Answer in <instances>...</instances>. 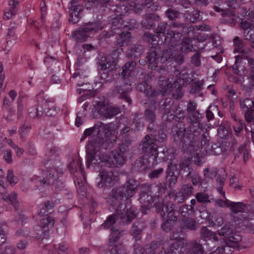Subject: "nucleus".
Wrapping results in <instances>:
<instances>
[{
    "label": "nucleus",
    "instance_id": "obj_1",
    "mask_svg": "<svg viewBox=\"0 0 254 254\" xmlns=\"http://www.w3.org/2000/svg\"><path fill=\"white\" fill-rule=\"evenodd\" d=\"M138 184L134 180H129L125 184L118 188H114L110 193L109 202L111 205L120 203L124 197L127 199L131 197L137 190Z\"/></svg>",
    "mask_w": 254,
    "mask_h": 254
},
{
    "label": "nucleus",
    "instance_id": "obj_2",
    "mask_svg": "<svg viewBox=\"0 0 254 254\" xmlns=\"http://www.w3.org/2000/svg\"><path fill=\"white\" fill-rule=\"evenodd\" d=\"M103 28L100 21H95L86 23L77 30L72 32V38L76 42L81 43L92 37Z\"/></svg>",
    "mask_w": 254,
    "mask_h": 254
},
{
    "label": "nucleus",
    "instance_id": "obj_3",
    "mask_svg": "<svg viewBox=\"0 0 254 254\" xmlns=\"http://www.w3.org/2000/svg\"><path fill=\"white\" fill-rule=\"evenodd\" d=\"M155 202L153 206L156 208L158 213H160L163 220H167L175 222L177 216L175 214L174 205L172 202H168L164 205L161 198L155 197Z\"/></svg>",
    "mask_w": 254,
    "mask_h": 254
},
{
    "label": "nucleus",
    "instance_id": "obj_4",
    "mask_svg": "<svg viewBox=\"0 0 254 254\" xmlns=\"http://www.w3.org/2000/svg\"><path fill=\"white\" fill-rule=\"evenodd\" d=\"M151 186L144 184L141 185V193L139 200L141 203V211L142 213L146 214V211L150 209L152 206V203L155 202V198L159 197V195L154 196L153 197L151 194Z\"/></svg>",
    "mask_w": 254,
    "mask_h": 254
},
{
    "label": "nucleus",
    "instance_id": "obj_5",
    "mask_svg": "<svg viewBox=\"0 0 254 254\" xmlns=\"http://www.w3.org/2000/svg\"><path fill=\"white\" fill-rule=\"evenodd\" d=\"M100 160L105 165L109 168H114L122 166L125 161L126 158L123 153L117 150H113L109 155L102 154L100 157Z\"/></svg>",
    "mask_w": 254,
    "mask_h": 254
},
{
    "label": "nucleus",
    "instance_id": "obj_6",
    "mask_svg": "<svg viewBox=\"0 0 254 254\" xmlns=\"http://www.w3.org/2000/svg\"><path fill=\"white\" fill-rule=\"evenodd\" d=\"M218 234L224 237V244L228 245V247H235L241 241V236L236 233L229 226H225L217 231Z\"/></svg>",
    "mask_w": 254,
    "mask_h": 254
},
{
    "label": "nucleus",
    "instance_id": "obj_7",
    "mask_svg": "<svg viewBox=\"0 0 254 254\" xmlns=\"http://www.w3.org/2000/svg\"><path fill=\"white\" fill-rule=\"evenodd\" d=\"M140 145L142 152L149 154L152 156V160L155 161L158 157L157 145L155 144L154 139L150 135H146L142 139Z\"/></svg>",
    "mask_w": 254,
    "mask_h": 254
},
{
    "label": "nucleus",
    "instance_id": "obj_8",
    "mask_svg": "<svg viewBox=\"0 0 254 254\" xmlns=\"http://www.w3.org/2000/svg\"><path fill=\"white\" fill-rule=\"evenodd\" d=\"M120 51L118 50H115L113 52V60L112 62V64H109L107 61V58L105 57H102L100 60V62L99 64V71L101 74V78L104 80L105 81H108L109 80L107 79L109 73V71H111L112 68L110 67L114 64V63L118 59L120 55Z\"/></svg>",
    "mask_w": 254,
    "mask_h": 254
},
{
    "label": "nucleus",
    "instance_id": "obj_9",
    "mask_svg": "<svg viewBox=\"0 0 254 254\" xmlns=\"http://www.w3.org/2000/svg\"><path fill=\"white\" fill-rule=\"evenodd\" d=\"M97 113L103 118H111L121 113V108L118 106L106 105L104 102H98L96 109Z\"/></svg>",
    "mask_w": 254,
    "mask_h": 254
},
{
    "label": "nucleus",
    "instance_id": "obj_10",
    "mask_svg": "<svg viewBox=\"0 0 254 254\" xmlns=\"http://www.w3.org/2000/svg\"><path fill=\"white\" fill-rule=\"evenodd\" d=\"M136 211L137 209L135 207H128V205H126L124 209L122 211H119L118 209L116 214H117L118 219L120 220L119 223L124 225L128 224L136 217Z\"/></svg>",
    "mask_w": 254,
    "mask_h": 254
},
{
    "label": "nucleus",
    "instance_id": "obj_11",
    "mask_svg": "<svg viewBox=\"0 0 254 254\" xmlns=\"http://www.w3.org/2000/svg\"><path fill=\"white\" fill-rule=\"evenodd\" d=\"M234 46V52H238L241 55H238L235 57V63L239 62L243 58H248L251 53V50L249 48H245V44L243 40L240 39L239 37H235L233 39Z\"/></svg>",
    "mask_w": 254,
    "mask_h": 254
},
{
    "label": "nucleus",
    "instance_id": "obj_12",
    "mask_svg": "<svg viewBox=\"0 0 254 254\" xmlns=\"http://www.w3.org/2000/svg\"><path fill=\"white\" fill-rule=\"evenodd\" d=\"M99 145L98 143L93 142H90L87 145L86 150V166L89 168L91 163L96 164L98 160L97 157L100 158L102 154L99 155Z\"/></svg>",
    "mask_w": 254,
    "mask_h": 254
},
{
    "label": "nucleus",
    "instance_id": "obj_13",
    "mask_svg": "<svg viewBox=\"0 0 254 254\" xmlns=\"http://www.w3.org/2000/svg\"><path fill=\"white\" fill-rule=\"evenodd\" d=\"M128 79V80H130V79L128 78L126 79V81L128 83V84H125L124 81L123 80V82H124V85L116 86L114 90L113 95H117L119 94V97L121 99L125 100L127 102L130 104L131 103V99L128 96L127 94L131 90V88L130 87L131 83H129L127 81Z\"/></svg>",
    "mask_w": 254,
    "mask_h": 254
},
{
    "label": "nucleus",
    "instance_id": "obj_14",
    "mask_svg": "<svg viewBox=\"0 0 254 254\" xmlns=\"http://www.w3.org/2000/svg\"><path fill=\"white\" fill-rule=\"evenodd\" d=\"M136 63L134 61H130L126 63L122 67V71L119 73L120 76L122 80H124L125 83L127 84L126 79L130 77L134 76V72L135 71Z\"/></svg>",
    "mask_w": 254,
    "mask_h": 254
},
{
    "label": "nucleus",
    "instance_id": "obj_15",
    "mask_svg": "<svg viewBox=\"0 0 254 254\" xmlns=\"http://www.w3.org/2000/svg\"><path fill=\"white\" fill-rule=\"evenodd\" d=\"M99 176L101 181L98 183L97 186L99 188L104 187L107 184H111L116 177L112 170L105 169H101Z\"/></svg>",
    "mask_w": 254,
    "mask_h": 254
},
{
    "label": "nucleus",
    "instance_id": "obj_16",
    "mask_svg": "<svg viewBox=\"0 0 254 254\" xmlns=\"http://www.w3.org/2000/svg\"><path fill=\"white\" fill-rule=\"evenodd\" d=\"M42 229V234L37 233L39 236H36L38 239H47L49 236V228H52L54 226L55 222L54 219L48 216L43 218L41 220Z\"/></svg>",
    "mask_w": 254,
    "mask_h": 254
},
{
    "label": "nucleus",
    "instance_id": "obj_17",
    "mask_svg": "<svg viewBox=\"0 0 254 254\" xmlns=\"http://www.w3.org/2000/svg\"><path fill=\"white\" fill-rule=\"evenodd\" d=\"M193 188L190 185H184L181 190L175 194V199L179 203L183 202L193 193Z\"/></svg>",
    "mask_w": 254,
    "mask_h": 254
},
{
    "label": "nucleus",
    "instance_id": "obj_18",
    "mask_svg": "<svg viewBox=\"0 0 254 254\" xmlns=\"http://www.w3.org/2000/svg\"><path fill=\"white\" fill-rule=\"evenodd\" d=\"M158 84L161 88V91L164 95H167L173 90V88L176 86V81H169V79L167 80L166 78L163 76H160L159 77Z\"/></svg>",
    "mask_w": 254,
    "mask_h": 254
},
{
    "label": "nucleus",
    "instance_id": "obj_19",
    "mask_svg": "<svg viewBox=\"0 0 254 254\" xmlns=\"http://www.w3.org/2000/svg\"><path fill=\"white\" fill-rule=\"evenodd\" d=\"M157 8L158 6L154 4L152 0H136L134 7L136 13H138L140 10L145 8L150 9L148 11H154Z\"/></svg>",
    "mask_w": 254,
    "mask_h": 254
},
{
    "label": "nucleus",
    "instance_id": "obj_20",
    "mask_svg": "<svg viewBox=\"0 0 254 254\" xmlns=\"http://www.w3.org/2000/svg\"><path fill=\"white\" fill-rule=\"evenodd\" d=\"M128 23L127 22L123 21L121 15H118L117 17H113L112 16L110 20V28L113 31L115 30L117 32H119V30L127 28V27H128V28L130 29L131 27H130L129 25L127 24Z\"/></svg>",
    "mask_w": 254,
    "mask_h": 254
},
{
    "label": "nucleus",
    "instance_id": "obj_21",
    "mask_svg": "<svg viewBox=\"0 0 254 254\" xmlns=\"http://www.w3.org/2000/svg\"><path fill=\"white\" fill-rule=\"evenodd\" d=\"M240 26L244 30L245 40L254 41V25L246 21L241 22Z\"/></svg>",
    "mask_w": 254,
    "mask_h": 254
},
{
    "label": "nucleus",
    "instance_id": "obj_22",
    "mask_svg": "<svg viewBox=\"0 0 254 254\" xmlns=\"http://www.w3.org/2000/svg\"><path fill=\"white\" fill-rule=\"evenodd\" d=\"M77 2V0H72L71 1V6H70V18L69 19L70 22L76 23L79 18V14L82 11L83 7L79 5L74 4Z\"/></svg>",
    "mask_w": 254,
    "mask_h": 254
},
{
    "label": "nucleus",
    "instance_id": "obj_23",
    "mask_svg": "<svg viewBox=\"0 0 254 254\" xmlns=\"http://www.w3.org/2000/svg\"><path fill=\"white\" fill-rule=\"evenodd\" d=\"M157 33L167 34L170 35L173 39L174 38H179L180 33L179 32H176L173 30H169V26L168 23L165 22H162L159 23L156 29Z\"/></svg>",
    "mask_w": 254,
    "mask_h": 254
},
{
    "label": "nucleus",
    "instance_id": "obj_24",
    "mask_svg": "<svg viewBox=\"0 0 254 254\" xmlns=\"http://www.w3.org/2000/svg\"><path fill=\"white\" fill-rule=\"evenodd\" d=\"M185 128L184 127H179L178 126H174L172 127V136L173 140L175 142L180 141L183 143H185L186 140L185 139Z\"/></svg>",
    "mask_w": 254,
    "mask_h": 254
},
{
    "label": "nucleus",
    "instance_id": "obj_25",
    "mask_svg": "<svg viewBox=\"0 0 254 254\" xmlns=\"http://www.w3.org/2000/svg\"><path fill=\"white\" fill-rule=\"evenodd\" d=\"M173 101L170 98H166L160 103L159 110L164 115L171 114L172 111L176 108V105L174 106Z\"/></svg>",
    "mask_w": 254,
    "mask_h": 254
},
{
    "label": "nucleus",
    "instance_id": "obj_26",
    "mask_svg": "<svg viewBox=\"0 0 254 254\" xmlns=\"http://www.w3.org/2000/svg\"><path fill=\"white\" fill-rule=\"evenodd\" d=\"M119 36L115 42L114 44L117 48H122L128 45L130 41L131 35L129 32L119 33Z\"/></svg>",
    "mask_w": 254,
    "mask_h": 254
},
{
    "label": "nucleus",
    "instance_id": "obj_27",
    "mask_svg": "<svg viewBox=\"0 0 254 254\" xmlns=\"http://www.w3.org/2000/svg\"><path fill=\"white\" fill-rule=\"evenodd\" d=\"M254 69H252L249 74V77L243 78V81L241 83V87L243 90L246 92H250L254 86Z\"/></svg>",
    "mask_w": 254,
    "mask_h": 254
},
{
    "label": "nucleus",
    "instance_id": "obj_28",
    "mask_svg": "<svg viewBox=\"0 0 254 254\" xmlns=\"http://www.w3.org/2000/svg\"><path fill=\"white\" fill-rule=\"evenodd\" d=\"M159 16L153 13L145 15L141 22L142 27L145 29H150L155 25L154 21L158 20Z\"/></svg>",
    "mask_w": 254,
    "mask_h": 254
},
{
    "label": "nucleus",
    "instance_id": "obj_29",
    "mask_svg": "<svg viewBox=\"0 0 254 254\" xmlns=\"http://www.w3.org/2000/svg\"><path fill=\"white\" fill-rule=\"evenodd\" d=\"M200 236L202 239L204 240L206 239H212L214 241H217L218 238L216 234L209 230L206 227L203 226L200 230Z\"/></svg>",
    "mask_w": 254,
    "mask_h": 254
},
{
    "label": "nucleus",
    "instance_id": "obj_30",
    "mask_svg": "<svg viewBox=\"0 0 254 254\" xmlns=\"http://www.w3.org/2000/svg\"><path fill=\"white\" fill-rule=\"evenodd\" d=\"M142 50V47L141 45H134L127 51L126 54L130 59L137 58L141 55Z\"/></svg>",
    "mask_w": 254,
    "mask_h": 254
},
{
    "label": "nucleus",
    "instance_id": "obj_31",
    "mask_svg": "<svg viewBox=\"0 0 254 254\" xmlns=\"http://www.w3.org/2000/svg\"><path fill=\"white\" fill-rule=\"evenodd\" d=\"M239 103L241 108L244 111L254 110V101L250 98H241Z\"/></svg>",
    "mask_w": 254,
    "mask_h": 254
},
{
    "label": "nucleus",
    "instance_id": "obj_32",
    "mask_svg": "<svg viewBox=\"0 0 254 254\" xmlns=\"http://www.w3.org/2000/svg\"><path fill=\"white\" fill-rule=\"evenodd\" d=\"M144 117L145 119L150 123L148 128L151 130H154L153 123L155 122L156 119V115L155 112L150 109H146L144 112Z\"/></svg>",
    "mask_w": 254,
    "mask_h": 254
},
{
    "label": "nucleus",
    "instance_id": "obj_33",
    "mask_svg": "<svg viewBox=\"0 0 254 254\" xmlns=\"http://www.w3.org/2000/svg\"><path fill=\"white\" fill-rule=\"evenodd\" d=\"M246 205L242 202H235L230 201L227 204V207H230L232 212L236 214L239 212H243Z\"/></svg>",
    "mask_w": 254,
    "mask_h": 254
},
{
    "label": "nucleus",
    "instance_id": "obj_34",
    "mask_svg": "<svg viewBox=\"0 0 254 254\" xmlns=\"http://www.w3.org/2000/svg\"><path fill=\"white\" fill-rule=\"evenodd\" d=\"M105 254H127L125 246L120 244L114 246L111 250L106 251Z\"/></svg>",
    "mask_w": 254,
    "mask_h": 254
},
{
    "label": "nucleus",
    "instance_id": "obj_35",
    "mask_svg": "<svg viewBox=\"0 0 254 254\" xmlns=\"http://www.w3.org/2000/svg\"><path fill=\"white\" fill-rule=\"evenodd\" d=\"M149 154H145L143 156L139 158L135 162L136 166L140 168L145 166L142 168V170H144L150 163L149 159H152V156L150 155L149 156Z\"/></svg>",
    "mask_w": 254,
    "mask_h": 254
},
{
    "label": "nucleus",
    "instance_id": "obj_36",
    "mask_svg": "<svg viewBox=\"0 0 254 254\" xmlns=\"http://www.w3.org/2000/svg\"><path fill=\"white\" fill-rule=\"evenodd\" d=\"M229 124L228 123H223L221 124L218 127L217 132L218 135L221 138H226L228 136Z\"/></svg>",
    "mask_w": 254,
    "mask_h": 254
},
{
    "label": "nucleus",
    "instance_id": "obj_37",
    "mask_svg": "<svg viewBox=\"0 0 254 254\" xmlns=\"http://www.w3.org/2000/svg\"><path fill=\"white\" fill-rule=\"evenodd\" d=\"M202 118L201 115L198 111L188 114L187 119L190 124H201L200 121Z\"/></svg>",
    "mask_w": 254,
    "mask_h": 254
},
{
    "label": "nucleus",
    "instance_id": "obj_38",
    "mask_svg": "<svg viewBox=\"0 0 254 254\" xmlns=\"http://www.w3.org/2000/svg\"><path fill=\"white\" fill-rule=\"evenodd\" d=\"M181 50L183 52L188 53L193 50L191 40L189 38H185L182 42Z\"/></svg>",
    "mask_w": 254,
    "mask_h": 254
},
{
    "label": "nucleus",
    "instance_id": "obj_39",
    "mask_svg": "<svg viewBox=\"0 0 254 254\" xmlns=\"http://www.w3.org/2000/svg\"><path fill=\"white\" fill-rule=\"evenodd\" d=\"M183 247L181 241H176L169 246V252L170 254H180V249Z\"/></svg>",
    "mask_w": 254,
    "mask_h": 254
},
{
    "label": "nucleus",
    "instance_id": "obj_40",
    "mask_svg": "<svg viewBox=\"0 0 254 254\" xmlns=\"http://www.w3.org/2000/svg\"><path fill=\"white\" fill-rule=\"evenodd\" d=\"M183 227L190 230L195 231L197 228V225L194 219L188 218L183 221Z\"/></svg>",
    "mask_w": 254,
    "mask_h": 254
},
{
    "label": "nucleus",
    "instance_id": "obj_41",
    "mask_svg": "<svg viewBox=\"0 0 254 254\" xmlns=\"http://www.w3.org/2000/svg\"><path fill=\"white\" fill-rule=\"evenodd\" d=\"M117 214H114L107 217L106 220L102 224L101 227L104 229L110 228L118 220Z\"/></svg>",
    "mask_w": 254,
    "mask_h": 254
},
{
    "label": "nucleus",
    "instance_id": "obj_42",
    "mask_svg": "<svg viewBox=\"0 0 254 254\" xmlns=\"http://www.w3.org/2000/svg\"><path fill=\"white\" fill-rule=\"evenodd\" d=\"M233 127L234 130V134L237 136L241 135L244 127L246 129L245 124L244 123L243 120H238V122L234 125Z\"/></svg>",
    "mask_w": 254,
    "mask_h": 254
},
{
    "label": "nucleus",
    "instance_id": "obj_43",
    "mask_svg": "<svg viewBox=\"0 0 254 254\" xmlns=\"http://www.w3.org/2000/svg\"><path fill=\"white\" fill-rule=\"evenodd\" d=\"M204 85V80L197 81L194 82L190 90V93L191 94H195L199 93L201 90L202 86Z\"/></svg>",
    "mask_w": 254,
    "mask_h": 254
},
{
    "label": "nucleus",
    "instance_id": "obj_44",
    "mask_svg": "<svg viewBox=\"0 0 254 254\" xmlns=\"http://www.w3.org/2000/svg\"><path fill=\"white\" fill-rule=\"evenodd\" d=\"M165 15L170 20L173 21L180 17V13L172 8H169L165 11Z\"/></svg>",
    "mask_w": 254,
    "mask_h": 254
},
{
    "label": "nucleus",
    "instance_id": "obj_45",
    "mask_svg": "<svg viewBox=\"0 0 254 254\" xmlns=\"http://www.w3.org/2000/svg\"><path fill=\"white\" fill-rule=\"evenodd\" d=\"M192 252L194 254H203L204 250L202 244L196 241L191 243Z\"/></svg>",
    "mask_w": 254,
    "mask_h": 254
},
{
    "label": "nucleus",
    "instance_id": "obj_46",
    "mask_svg": "<svg viewBox=\"0 0 254 254\" xmlns=\"http://www.w3.org/2000/svg\"><path fill=\"white\" fill-rule=\"evenodd\" d=\"M150 136L154 139L155 141L157 140L159 142H163L166 138L165 130L163 128H160L158 130L157 134L155 132H152V133L150 134Z\"/></svg>",
    "mask_w": 254,
    "mask_h": 254
},
{
    "label": "nucleus",
    "instance_id": "obj_47",
    "mask_svg": "<svg viewBox=\"0 0 254 254\" xmlns=\"http://www.w3.org/2000/svg\"><path fill=\"white\" fill-rule=\"evenodd\" d=\"M166 173L167 176L168 177H179V170H178L176 165L170 164L168 166Z\"/></svg>",
    "mask_w": 254,
    "mask_h": 254
},
{
    "label": "nucleus",
    "instance_id": "obj_48",
    "mask_svg": "<svg viewBox=\"0 0 254 254\" xmlns=\"http://www.w3.org/2000/svg\"><path fill=\"white\" fill-rule=\"evenodd\" d=\"M111 234L110 235L109 243H114L117 241L121 237V232L117 229L112 227L110 229Z\"/></svg>",
    "mask_w": 254,
    "mask_h": 254
},
{
    "label": "nucleus",
    "instance_id": "obj_49",
    "mask_svg": "<svg viewBox=\"0 0 254 254\" xmlns=\"http://www.w3.org/2000/svg\"><path fill=\"white\" fill-rule=\"evenodd\" d=\"M176 108L172 111L173 113H171L170 116H172V119L176 118L179 120H183L185 117V112L178 105H176Z\"/></svg>",
    "mask_w": 254,
    "mask_h": 254
},
{
    "label": "nucleus",
    "instance_id": "obj_50",
    "mask_svg": "<svg viewBox=\"0 0 254 254\" xmlns=\"http://www.w3.org/2000/svg\"><path fill=\"white\" fill-rule=\"evenodd\" d=\"M148 54L147 59L149 64L154 65L157 64L158 55L157 52L154 50V48H152Z\"/></svg>",
    "mask_w": 254,
    "mask_h": 254
},
{
    "label": "nucleus",
    "instance_id": "obj_51",
    "mask_svg": "<svg viewBox=\"0 0 254 254\" xmlns=\"http://www.w3.org/2000/svg\"><path fill=\"white\" fill-rule=\"evenodd\" d=\"M6 198L11 202L15 210L17 211L19 206L18 200L17 199V194L15 192H12L9 195L6 196Z\"/></svg>",
    "mask_w": 254,
    "mask_h": 254
},
{
    "label": "nucleus",
    "instance_id": "obj_52",
    "mask_svg": "<svg viewBox=\"0 0 254 254\" xmlns=\"http://www.w3.org/2000/svg\"><path fill=\"white\" fill-rule=\"evenodd\" d=\"M171 26L173 28H177L178 31L177 32H179L180 33L179 38H174L175 40H176V39H180L181 37V35L184 32H186V30H184V29H186V24L185 23H182L175 20L172 22Z\"/></svg>",
    "mask_w": 254,
    "mask_h": 254
},
{
    "label": "nucleus",
    "instance_id": "obj_53",
    "mask_svg": "<svg viewBox=\"0 0 254 254\" xmlns=\"http://www.w3.org/2000/svg\"><path fill=\"white\" fill-rule=\"evenodd\" d=\"M202 129L201 124H190L189 127V130L195 136H197Z\"/></svg>",
    "mask_w": 254,
    "mask_h": 254
},
{
    "label": "nucleus",
    "instance_id": "obj_54",
    "mask_svg": "<svg viewBox=\"0 0 254 254\" xmlns=\"http://www.w3.org/2000/svg\"><path fill=\"white\" fill-rule=\"evenodd\" d=\"M210 139L211 137L209 135V131L207 129H206L201 135V145L208 146L209 145Z\"/></svg>",
    "mask_w": 254,
    "mask_h": 254
},
{
    "label": "nucleus",
    "instance_id": "obj_55",
    "mask_svg": "<svg viewBox=\"0 0 254 254\" xmlns=\"http://www.w3.org/2000/svg\"><path fill=\"white\" fill-rule=\"evenodd\" d=\"M131 142V140L130 139L123 141L122 143L119 145L118 151L123 153V154L124 155L125 152L128 151L129 145L130 144Z\"/></svg>",
    "mask_w": 254,
    "mask_h": 254
},
{
    "label": "nucleus",
    "instance_id": "obj_56",
    "mask_svg": "<svg viewBox=\"0 0 254 254\" xmlns=\"http://www.w3.org/2000/svg\"><path fill=\"white\" fill-rule=\"evenodd\" d=\"M142 232L141 226L139 224L135 223L132 224V228L130 230V234L134 236L139 235Z\"/></svg>",
    "mask_w": 254,
    "mask_h": 254
},
{
    "label": "nucleus",
    "instance_id": "obj_57",
    "mask_svg": "<svg viewBox=\"0 0 254 254\" xmlns=\"http://www.w3.org/2000/svg\"><path fill=\"white\" fill-rule=\"evenodd\" d=\"M169 58L174 59L178 64H181L184 62V57L182 54L177 52V54H170Z\"/></svg>",
    "mask_w": 254,
    "mask_h": 254
},
{
    "label": "nucleus",
    "instance_id": "obj_58",
    "mask_svg": "<svg viewBox=\"0 0 254 254\" xmlns=\"http://www.w3.org/2000/svg\"><path fill=\"white\" fill-rule=\"evenodd\" d=\"M197 201L200 203L209 202V196L207 194L203 192H198L195 195Z\"/></svg>",
    "mask_w": 254,
    "mask_h": 254
},
{
    "label": "nucleus",
    "instance_id": "obj_59",
    "mask_svg": "<svg viewBox=\"0 0 254 254\" xmlns=\"http://www.w3.org/2000/svg\"><path fill=\"white\" fill-rule=\"evenodd\" d=\"M217 107L216 106H209L206 112V118L208 121L212 120L214 118L213 112L216 111Z\"/></svg>",
    "mask_w": 254,
    "mask_h": 254
},
{
    "label": "nucleus",
    "instance_id": "obj_60",
    "mask_svg": "<svg viewBox=\"0 0 254 254\" xmlns=\"http://www.w3.org/2000/svg\"><path fill=\"white\" fill-rule=\"evenodd\" d=\"M238 156H242L244 161L245 162L248 158V151L244 146L238 148Z\"/></svg>",
    "mask_w": 254,
    "mask_h": 254
},
{
    "label": "nucleus",
    "instance_id": "obj_61",
    "mask_svg": "<svg viewBox=\"0 0 254 254\" xmlns=\"http://www.w3.org/2000/svg\"><path fill=\"white\" fill-rule=\"evenodd\" d=\"M7 239V232L3 226H0V247L3 245Z\"/></svg>",
    "mask_w": 254,
    "mask_h": 254
},
{
    "label": "nucleus",
    "instance_id": "obj_62",
    "mask_svg": "<svg viewBox=\"0 0 254 254\" xmlns=\"http://www.w3.org/2000/svg\"><path fill=\"white\" fill-rule=\"evenodd\" d=\"M163 220L164 221V222L161 225L162 229L166 232H168L171 230L175 222L167 220Z\"/></svg>",
    "mask_w": 254,
    "mask_h": 254
},
{
    "label": "nucleus",
    "instance_id": "obj_63",
    "mask_svg": "<svg viewBox=\"0 0 254 254\" xmlns=\"http://www.w3.org/2000/svg\"><path fill=\"white\" fill-rule=\"evenodd\" d=\"M6 179L11 185H14L17 183V179L14 177L12 170L7 171Z\"/></svg>",
    "mask_w": 254,
    "mask_h": 254
},
{
    "label": "nucleus",
    "instance_id": "obj_64",
    "mask_svg": "<svg viewBox=\"0 0 254 254\" xmlns=\"http://www.w3.org/2000/svg\"><path fill=\"white\" fill-rule=\"evenodd\" d=\"M254 110H251L249 111H245V119L246 121L248 123H252L254 122V118L253 115V113Z\"/></svg>",
    "mask_w": 254,
    "mask_h": 254
}]
</instances>
